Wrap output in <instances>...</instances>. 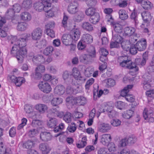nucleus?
Wrapping results in <instances>:
<instances>
[{
	"label": "nucleus",
	"instance_id": "6",
	"mask_svg": "<svg viewBox=\"0 0 154 154\" xmlns=\"http://www.w3.org/2000/svg\"><path fill=\"white\" fill-rule=\"evenodd\" d=\"M61 40L63 44L66 46L73 45L75 43L69 34H64L62 36Z\"/></svg>",
	"mask_w": 154,
	"mask_h": 154
},
{
	"label": "nucleus",
	"instance_id": "30",
	"mask_svg": "<svg viewBox=\"0 0 154 154\" xmlns=\"http://www.w3.org/2000/svg\"><path fill=\"white\" fill-rule=\"evenodd\" d=\"M65 90L63 86L62 85L57 86L55 88L54 92L59 95L63 94L64 93Z\"/></svg>",
	"mask_w": 154,
	"mask_h": 154
},
{
	"label": "nucleus",
	"instance_id": "50",
	"mask_svg": "<svg viewBox=\"0 0 154 154\" xmlns=\"http://www.w3.org/2000/svg\"><path fill=\"white\" fill-rule=\"evenodd\" d=\"M41 73L37 71H35V73H33L31 75V76L35 79H39L42 77Z\"/></svg>",
	"mask_w": 154,
	"mask_h": 154
},
{
	"label": "nucleus",
	"instance_id": "48",
	"mask_svg": "<svg viewBox=\"0 0 154 154\" xmlns=\"http://www.w3.org/2000/svg\"><path fill=\"white\" fill-rule=\"evenodd\" d=\"M76 129V126L74 123H72L71 125H69L67 128V130L71 133L74 132Z\"/></svg>",
	"mask_w": 154,
	"mask_h": 154
},
{
	"label": "nucleus",
	"instance_id": "34",
	"mask_svg": "<svg viewBox=\"0 0 154 154\" xmlns=\"http://www.w3.org/2000/svg\"><path fill=\"white\" fill-rule=\"evenodd\" d=\"M35 145L34 142L31 140H28L27 142L23 143V147L26 149L32 148Z\"/></svg>",
	"mask_w": 154,
	"mask_h": 154
},
{
	"label": "nucleus",
	"instance_id": "5",
	"mask_svg": "<svg viewBox=\"0 0 154 154\" xmlns=\"http://www.w3.org/2000/svg\"><path fill=\"white\" fill-rule=\"evenodd\" d=\"M30 37V34L24 33L21 35V37L18 40L14 41L18 46L19 48H25L27 41Z\"/></svg>",
	"mask_w": 154,
	"mask_h": 154
},
{
	"label": "nucleus",
	"instance_id": "49",
	"mask_svg": "<svg viewBox=\"0 0 154 154\" xmlns=\"http://www.w3.org/2000/svg\"><path fill=\"white\" fill-rule=\"evenodd\" d=\"M128 144L126 137L122 139L119 142V147H124L126 146Z\"/></svg>",
	"mask_w": 154,
	"mask_h": 154
},
{
	"label": "nucleus",
	"instance_id": "52",
	"mask_svg": "<svg viewBox=\"0 0 154 154\" xmlns=\"http://www.w3.org/2000/svg\"><path fill=\"white\" fill-rule=\"evenodd\" d=\"M72 72V75L76 79L79 78L78 77L81 75L80 72L76 68H74L73 69Z\"/></svg>",
	"mask_w": 154,
	"mask_h": 154
},
{
	"label": "nucleus",
	"instance_id": "63",
	"mask_svg": "<svg viewBox=\"0 0 154 154\" xmlns=\"http://www.w3.org/2000/svg\"><path fill=\"white\" fill-rule=\"evenodd\" d=\"M94 82V79L93 78H91L89 79L86 82L85 87L86 89L88 90L90 86Z\"/></svg>",
	"mask_w": 154,
	"mask_h": 154
},
{
	"label": "nucleus",
	"instance_id": "59",
	"mask_svg": "<svg viewBox=\"0 0 154 154\" xmlns=\"http://www.w3.org/2000/svg\"><path fill=\"white\" fill-rule=\"evenodd\" d=\"M15 12L13 10L9 9L7 12L6 16L7 18L8 19H10L14 17Z\"/></svg>",
	"mask_w": 154,
	"mask_h": 154
},
{
	"label": "nucleus",
	"instance_id": "44",
	"mask_svg": "<svg viewBox=\"0 0 154 154\" xmlns=\"http://www.w3.org/2000/svg\"><path fill=\"white\" fill-rule=\"evenodd\" d=\"M130 17L131 19L133 20L136 24L138 23V21L137 20V13L135 12L134 10L131 12Z\"/></svg>",
	"mask_w": 154,
	"mask_h": 154
},
{
	"label": "nucleus",
	"instance_id": "26",
	"mask_svg": "<svg viewBox=\"0 0 154 154\" xmlns=\"http://www.w3.org/2000/svg\"><path fill=\"white\" fill-rule=\"evenodd\" d=\"M21 19L24 21H29L31 18L30 14L27 12H24L22 13L20 15Z\"/></svg>",
	"mask_w": 154,
	"mask_h": 154
},
{
	"label": "nucleus",
	"instance_id": "14",
	"mask_svg": "<svg viewBox=\"0 0 154 154\" xmlns=\"http://www.w3.org/2000/svg\"><path fill=\"white\" fill-rule=\"evenodd\" d=\"M141 14L142 19L145 23H148L151 21L152 16L149 11H143L141 13Z\"/></svg>",
	"mask_w": 154,
	"mask_h": 154
},
{
	"label": "nucleus",
	"instance_id": "39",
	"mask_svg": "<svg viewBox=\"0 0 154 154\" xmlns=\"http://www.w3.org/2000/svg\"><path fill=\"white\" fill-rule=\"evenodd\" d=\"M115 31L117 33H120L122 32V26L119 23H116L113 25Z\"/></svg>",
	"mask_w": 154,
	"mask_h": 154
},
{
	"label": "nucleus",
	"instance_id": "55",
	"mask_svg": "<svg viewBox=\"0 0 154 154\" xmlns=\"http://www.w3.org/2000/svg\"><path fill=\"white\" fill-rule=\"evenodd\" d=\"M33 110V107L32 106L28 104H26L25 105L24 107V110L26 113H30Z\"/></svg>",
	"mask_w": 154,
	"mask_h": 154
},
{
	"label": "nucleus",
	"instance_id": "4",
	"mask_svg": "<svg viewBox=\"0 0 154 154\" xmlns=\"http://www.w3.org/2000/svg\"><path fill=\"white\" fill-rule=\"evenodd\" d=\"M89 54L81 55L79 57L80 61L84 63L87 64L91 58L96 57V51L94 48L92 47L91 50L88 51Z\"/></svg>",
	"mask_w": 154,
	"mask_h": 154
},
{
	"label": "nucleus",
	"instance_id": "51",
	"mask_svg": "<svg viewBox=\"0 0 154 154\" xmlns=\"http://www.w3.org/2000/svg\"><path fill=\"white\" fill-rule=\"evenodd\" d=\"M58 106H57L56 108L53 107L50 109L49 110V112L51 113L54 115H56L57 116H58L59 114V111L58 109Z\"/></svg>",
	"mask_w": 154,
	"mask_h": 154
},
{
	"label": "nucleus",
	"instance_id": "64",
	"mask_svg": "<svg viewBox=\"0 0 154 154\" xmlns=\"http://www.w3.org/2000/svg\"><path fill=\"white\" fill-rule=\"evenodd\" d=\"M108 149L106 148H101L97 150L98 154H107Z\"/></svg>",
	"mask_w": 154,
	"mask_h": 154
},
{
	"label": "nucleus",
	"instance_id": "10",
	"mask_svg": "<svg viewBox=\"0 0 154 154\" xmlns=\"http://www.w3.org/2000/svg\"><path fill=\"white\" fill-rule=\"evenodd\" d=\"M40 139L43 141L47 142L51 140L52 138V136L50 132H42L40 134Z\"/></svg>",
	"mask_w": 154,
	"mask_h": 154
},
{
	"label": "nucleus",
	"instance_id": "61",
	"mask_svg": "<svg viewBox=\"0 0 154 154\" xmlns=\"http://www.w3.org/2000/svg\"><path fill=\"white\" fill-rule=\"evenodd\" d=\"M108 149L110 152H112L116 150L115 144L112 142L109 143L107 145Z\"/></svg>",
	"mask_w": 154,
	"mask_h": 154
},
{
	"label": "nucleus",
	"instance_id": "13",
	"mask_svg": "<svg viewBox=\"0 0 154 154\" xmlns=\"http://www.w3.org/2000/svg\"><path fill=\"white\" fill-rule=\"evenodd\" d=\"M39 149L43 154H48L51 149L48 144L45 143H40L39 145Z\"/></svg>",
	"mask_w": 154,
	"mask_h": 154
},
{
	"label": "nucleus",
	"instance_id": "36",
	"mask_svg": "<svg viewBox=\"0 0 154 154\" xmlns=\"http://www.w3.org/2000/svg\"><path fill=\"white\" fill-rule=\"evenodd\" d=\"M54 48L52 46H48L43 51L44 54L46 55L50 56L52 54Z\"/></svg>",
	"mask_w": 154,
	"mask_h": 154
},
{
	"label": "nucleus",
	"instance_id": "15",
	"mask_svg": "<svg viewBox=\"0 0 154 154\" xmlns=\"http://www.w3.org/2000/svg\"><path fill=\"white\" fill-rule=\"evenodd\" d=\"M111 140V136L109 134H105L102 135L100 142L104 145L106 146Z\"/></svg>",
	"mask_w": 154,
	"mask_h": 154
},
{
	"label": "nucleus",
	"instance_id": "17",
	"mask_svg": "<svg viewBox=\"0 0 154 154\" xmlns=\"http://www.w3.org/2000/svg\"><path fill=\"white\" fill-rule=\"evenodd\" d=\"M153 109L152 107L145 108L143 112V116L144 119H146L148 116H152Z\"/></svg>",
	"mask_w": 154,
	"mask_h": 154
},
{
	"label": "nucleus",
	"instance_id": "8",
	"mask_svg": "<svg viewBox=\"0 0 154 154\" xmlns=\"http://www.w3.org/2000/svg\"><path fill=\"white\" fill-rule=\"evenodd\" d=\"M42 31L40 28L35 29L32 33V39L36 40L39 39L42 36Z\"/></svg>",
	"mask_w": 154,
	"mask_h": 154
},
{
	"label": "nucleus",
	"instance_id": "9",
	"mask_svg": "<svg viewBox=\"0 0 154 154\" xmlns=\"http://www.w3.org/2000/svg\"><path fill=\"white\" fill-rule=\"evenodd\" d=\"M58 10V8L53 7H51V6H45L44 8V11L46 12V15L49 17H51L54 15V13Z\"/></svg>",
	"mask_w": 154,
	"mask_h": 154
},
{
	"label": "nucleus",
	"instance_id": "31",
	"mask_svg": "<svg viewBox=\"0 0 154 154\" xmlns=\"http://www.w3.org/2000/svg\"><path fill=\"white\" fill-rule=\"evenodd\" d=\"M27 27V24L24 22L18 23L17 26V29L19 31H23L26 30Z\"/></svg>",
	"mask_w": 154,
	"mask_h": 154
},
{
	"label": "nucleus",
	"instance_id": "46",
	"mask_svg": "<svg viewBox=\"0 0 154 154\" xmlns=\"http://www.w3.org/2000/svg\"><path fill=\"white\" fill-rule=\"evenodd\" d=\"M134 113V111L131 109L127 110L126 113L123 115L124 118L126 119H129L133 116Z\"/></svg>",
	"mask_w": 154,
	"mask_h": 154
},
{
	"label": "nucleus",
	"instance_id": "47",
	"mask_svg": "<svg viewBox=\"0 0 154 154\" xmlns=\"http://www.w3.org/2000/svg\"><path fill=\"white\" fill-rule=\"evenodd\" d=\"M105 82L109 87H113L115 85V80L111 79H106Z\"/></svg>",
	"mask_w": 154,
	"mask_h": 154
},
{
	"label": "nucleus",
	"instance_id": "37",
	"mask_svg": "<svg viewBox=\"0 0 154 154\" xmlns=\"http://www.w3.org/2000/svg\"><path fill=\"white\" fill-rule=\"evenodd\" d=\"M112 40L114 41H116L120 43L122 41V38L118 34L116 33L114 34L113 33Z\"/></svg>",
	"mask_w": 154,
	"mask_h": 154
},
{
	"label": "nucleus",
	"instance_id": "32",
	"mask_svg": "<svg viewBox=\"0 0 154 154\" xmlns=\"http://www.w3.org/2000/svg\"><path fill=\"white\" fill-rule=\"evenodd\" d=\"M42 122L38 120H33L32 122V125L35 129L38 130L39 128H40L42 125Z\"/></svg>",
	"mask_w": 154,
	"mask_h": 154
},
{
	"label": "nucleus",
	"instance_id": "24",
	"mask_svg": "<svg viewBox=\"0 0 154 154\" xmlns=\"http://www.w3.org/2000/svg\"><path fill=\"white\" fill-rule=\"evenodd\" d=\"M111 127L108 124L103 123L100 124L99 128V130L102 132H106L109 130Z\"/></svg>",
	"mask_w": 154,
	"mask_h": 154
},
{
	"label": "nucleus",
	"instance_id": "38",
	"mask_svg": "<svg viewBox=\"0 0 154 154\" xmlns=\"http://www.w3.org/2000/svg\"><path fill=\"white\" fill-rule=\"evenodd\" d=\"M64 120L67 123H69L71 122L72 117L71 113L69 112H66L63 117Z\"/></svg>",
	"mask_w": 154,
	"mask_h": 154
},
{
	"label": "nucleus",
	"instance_id": "7",
	"mask_svg": "<svg viewBox=\"0 0 154 154\" xmlns=\"http://www.w3.org/2000/svg\"><path fill=\"white\" fill-rule=\"evenodd\" d=\"M39 88L44 93H49L51 91V88L49 84L46 82H41L39 85Z\"/></svg>",
	"mask_w": 154,
	"mask_h": 154
},
{
	"label": "nucleus",
	"instance_id": "12",
	"mask_svg": "<svg viewBox=\"0 0 154 154\" xmlns=\"http://www.w3.org/2000/svg\"><path fill=\"white\" fill-rule=\"evenodd\" d=\"M81 34V32L79 29H75L71 32V37L75 43L79 38Z\"/></svg>",
	"mask_w": 154,
	"mask_h": 154
},
{
	"label": "nucleus",
	"instance_id": "3",
	"mask_svg": "<svg viewBox=\"0 0 154 154\" xmlns=\"http://www.w3.org/2000/svg\"><path fill=\"white\" fill-rule=\"evenodd\" d=\"M92 41L93 37L91 35L88 33L84 34L78 44V48L79 50H82L85 48L86 44H90Z\"/></svg>",
	"mask_w": 154,
	"mask_h": 154
},
{
	"label": "nucleus",
	"instance_id": "11",
	"mask_svg": "<svg viewBox=\"0 0 154 154\" xmlns=\"http://www.w3.org/2000/svg\"><path fill=\"white\" fill-rule=\"evenodd\" d=\"M136 47L139 51L145 50L146 47V39L138 41L135 44Z\"/></svg>",
	"mask_w": 154,
	"mask_h": 154
},
{
	"label": "nucleus",
	"instance_id": "43",
	"mask_svg": "<svg viewBox=\"0 0 154 154\" xmlns=\"http://www.w3.org/2000/svg\"><path fill=\"white\" fill-rule=\"evenodd\" d=\"M86 14L88 16H91L96 13L95 12V9L94 8L91 7L86 9L85 11Z\"/></svg>",
	"mask_w": 154,
	"mask_h": 154
},
{
	"label": "nucleus",
	"instance_id": "1",
	"mask_svg": "<svg viewBox=\"0 0 154 154\" xmlns=\"http://www.w3.org/2000/svg\"><path fill=\"white\" fill-rule=\"evenodd\" d=\"M11 43L14 44L11 51V53L13 56H16V57L20 63H22L24 57L27 54V50L26 48H19L18 46L13 41Z\"/></svg>",
	"mask_w": 154,
	"mask_h": 154
},
{
	"label": "nucleus",
	"instance_id": "60",
	"mask_svg": "<svg viewBox=\"0 0 154 154\" xmlns=\"http://www.w3.org/2000/svg\"><path fill=\"white\" fill-rule=\"evenodd\" d=\"M130 52L132 54H135L137 53V49L136 47V45H132L129 49Z\"/></svg>",
	"mask_w": 154,
	"mask_h": 154
},
{
	"label": "nucleus",
	"instance_id": "25",
	"mask_svg": "<svg viewBox=\"0 0 154 154\" xmlns=\"http://www.w3.org/2000/svg\"><path fill=\"white\" fill-rule=\"evenodd\" d=\"M133 85H128L126 87L124 88L122 90L121 92L120 95L121 96L125 97L128 95V93L129 91V90L131 89L133 87Z\"/></svg>",
	"mask_w": 154,
	"mask_h": 154
},
{
	"label": "nucleus",
	"instance_id": "56",
	"mask_svg": "<svg viewBox=\"0 0 154 154\" xmlns=\"http://www.w3.org/2000/svg\"><path fill=\"white\" fill-rule=\"evenodd\" d=\"M111 123L112 125L115 127H117L121 124V121L118 119H113L111 121Z\"/></svg>",
	"mask_w": 154,
	"mask_h": 154
},
{
	"label": "nucleus",
	"instance_id": "45",
	"mask_svg": "<svg viewBox=\"0 0 154 154\" xmlns=\"http://www.w3.org/2000/svg\"><path fill=\"white\" fill-rule=\"evenodd\" d=\"M103 94V91L102 90H100L99 92L98 90H94L93 91V96L94 99H96L97 97H100Z\"/></svg>",
	"mask_w": 154,
	"mask_h": 154
},
{
	"label": "nucleus",
	"instance_id": "28",
	"mask_svg": "<svg viewBox=\"0 0 154 154\" xmlns=\"http://www.w3.org/2000/svg\"><path fill=\"white\" fill-rule=\"evenodd\" d=\"M84 17V15L83 12L79 11L75 16L74 19L75 21L79 22L82 20Z\"/></svg>",
	"mask_w": 154,
	"mask_h": 154
},
{
	"label": "nucleus",
	"instance_id": "23",
	"mask_svg": "<svg viewBox=\"0 0 154 154\" xmlns=\"http://www.w3.org/2000/svg\"><path fill=\"white\" fill-rule=\"evenodd\" d=\"M35 108L39 112L42 113H44L48 109L47 105L43 104H38L36 105Z\"/></svg>",
	"mask_w": 154,
	"mask_h": 154
},
{
	"label": "nucleus",
	"instance_id": "54",
	"mask_svg": "<svg viewBox=\"0 0 154 154\" xmlns=\"http://www.w3.org/2000/svg\"><path fill=\"white\" fill-rule=\"evenodd\" d=\"M137 34H135V35H132L130 37L129 42V43L131 44H133L135 43V42L137 40Z\"/></svg>",
	"mask_w": 154,
	"mask_h": 154
},
{
	"label": "nucleus",
	"instance_id": "33",
	"mask_svg": "<svg viewBox=\"0 0 154 154\" xmlns=\"http://www.w3.org/2000/svg\"><path fill=\"white\" fill-rule=\"evenodd\" d=\"M119 18L122 20L127 19L128 16L126 11L124 10H120L119 11Z\"/></svg>",
	"mask_w": 154,
	"mask_h": 154
},
{
	"label": "nucleus",
	"instance_id": "40",
	"mask_svg": "<svg viewBox=\"0 0 154 154\" xmlns=\"http://www.w3.org/2000/svg\"><path fill=\"white\" fill-rule=\"evenodd\" d=\"M0 154H12V152L10 149H6L2 146L0 147Z\"/></svg>",
	"mask_w": 154,
	"mask_h": 154
},
{
	"label": "nucleus",
	"instance_id": "58",
	"mask_svg": "<svg viewBox=\"0 0 154 154\" xmlns=\"http://www.w3.org/2000/svg\"><path fill=\"white\" fill-rule=\"evenodd\" d=\"M21 7L18 4H15L13 5V10L15 12L18 13L20 11Z\"/></svg>",
	"mask_w": 154,
	"mask_h": 154
},
{
	"label": "nucleus",
	"instance_id": "57",
	"mask_svg": "<svg viewBox=\"0 0 154 154\" xmlns=\"http://www.w3.org/2000/svg\"><path fill=\"white\" fill-rule=\"evenodd\" d=\"M125 103L121 101H118L115 104V106L118 109L122 110L125 106Z\"/></svg>",
	"mask_w": 154,
	"mask_h": 154
},
{
	"label": "nucleus",
	"instance_id": "18",
	"mask_svg": "<svg viewBox=\"0 0 154 154\" xmlns=\"http://www.w3.org/2000/svg\"><path fill=\"white\" fill-rule=\"evenodd\" d=\"M32 6V2L31 0H23L22 3V7L25 10H28Z\"/></svg>",
	"mask_w": 154,
	"mask_h": 154
},
{
	"label": "nucleus",
	"instance_id": "16",
	"mask_svg": "<svg viewBox=\"0 0 154 154\" xmlns=\"http://www.w3.org/2000/svg\"><path fill=\"white\" fill-rule=\"evenodd\" d=\"M135 30L134 28L131 27H126L124 29V35L130 36L135 35Z\"/></svg>",
	"mask_w": 154,
	"mask_h": 154
},
{
	"label": "nucleus",
	"instance_id": "35",
	"mask_svg": "<svg viewBox=\"0 0 154 154\" xmlns=\"http://www.w3.org/2000/svg\"><path fill=\"white\" fill-rule=\"evenodd\" d=\"M76 100V103L79 105H84L86 102V98L82 96L77 97Z\"/></svg>",
	"mask_w": 154,
	"mask_h": 154
},
{
	"label": "nucleus",
	"instance_id": "27",
	"mask_svg": "<svg viewBox=\"0 0 154 154\" xmlns=\"http://www.w3.org/2000/svg\"><path fill=\"white\" fill-rule=\"evenodd\" d=\"M82 27L84 29L88 31H91L93 30L92 25L88 22L83 23L82 24Z\"/></svg>",
	"mask_w": 154,
	"mask_h": 154
},
{
	"label": "nucleus",
	"instance_id": "2",
	"mask_svg": "<svg viewBox=\"0 0 154 154\" xmlns=\"http://www.w3.org/2000/svg\"><path fill=\"white\" fill-rule=\"evenodd\" d=\"M118 61L119 63V65L123 67H125L126 68L130 69H133L136 68V66L132 62L128 57L127 56H122L119 57L118 60Z\"/></svg>",
	"mask_w": 154,
	"mask_h": 154
},
{
	"label": "nucleus",
	"instance_id": "42",
	"mask_svg": "<svg viewBox=\"0 0 154 154\" xmlns=\"http://www.w3.org/2000/svg\"><path fill=\"white\" fill-rule=\"evenodd\" d=\"M126 138L128 144L131 145L134 143L137 140L136 138L133 135H131Z\"/></svg>",
	"mask_w": 154,
	"mask_h": 154
},
{
	"label": "nucleus",
	"instance_id": "21",
	"mask_svg": "<svg viewBox=\"0 0 154 154\" xmlns=\"http://www.w3.org/2000/svg\"><path fill=\"white\" fill-rule=\"evenodd\" d=\"M45 6L43 3L42 2H35L34 4V7L36 10L38 11H41L43 10L44 11V8Z\"/></svg>",
	"mask_w": 154,
	"mask_h": 154
},
{
	"label": "nucleus",
	"instance_id": "41",
	"mask_svg": "<svg viewBox=\"0 0 154 154\" xmlns=\"http://www.w3.org/2000/svg\"><path fill=\"white\" fill-rule=\"evenodd\" d=\"M38 133V130L35 128L29 130L27 133L28 135L30 137H32L35 136Z\"/></svg>",
	"mask_w": 154,
	"mask_h": 154
},
{
	"label": "nucleus",
	"instance_id": "53",
	"mask_svg": "<svg viewBox=\"0 0 154 154\" xmlns=\"http://www.w3.org/2000/svg\"><path fill=\"white\" fill-rule=\"evenodd\" d=\"M129 43V41H122L120 43L122 48L124 49L127 50L129 48L130 45Z\"/></svg>",
	"mask_w": 154,
	"mask_h": 154
},
{
	"label": "nucleus",
	"instance_id": "22",
	"mask_svg": "<svg viewBox=\"0 0 154 154\" xmlns=\"http://www.w3.org/2000/svg\"><path fill=\"white\" fill-rule=\"evenodd\" d=\"M58 124V121L55 118H50L48 121L47 125L48 127L51 128H53L56 127Z\"/></svg>",
	"mask_w": 154,
	"mask_h": 154
},
{
	"label": "nucleus",
	"instance_id": "20",
	"mask_svg": "<svg viewBox=\"0 0 154 154\" xmlns=\"http://www.w3.org/2000/svg\"><path fill=\"white\" fill-rule=\"evenodd\" d=\"M100 19L99 14L97 12L90 17L89 20L91 23L93 24H96L98 22Z\"/></svg>",
	"mask_w": 154,
	"mask_h": 154
},
{
	"label": "nucleus",
	"instance_id": "29",
	"mask_svg": "<svg viewBox=\"0 0 154 154\" xmlns=\"http://www.w3.org/2000/svg\"><path fill=\"white\" fill-rule=\"evenodd\" d=\"M62 99L60 97H56L54 98L51 101V105L54 106H58V105L62 103Z\"/></svg>",
	"mask_w": 154,
	"mask_h": 154
},
{
	"label": "nucleus",
	"instance_id": "19",
	"mask_svg": "<svg viewBox=\"0 0 154 154\" xmlns=\"http://www.w3.org/2000/svg\"><path fill=\"white\" fill-rule=\"evenodd\" d=\"M140 3L143 8L146 10L151 9L153 7L152 4L148 0H144Z\"/></svg>",
	"mask_w": 154,
	"mask_h": 154
},
{
	"label": "nucleus",
	"instance_id": "62",
	"mask_svg": "<svg viewBox=\"0 0 154 154\" xmlns=\"http://www.w3.org/2000/svg\"><path fill=\"white\" fill-rule=\"evenodd\" d=\"M45 68L44 66L42 65H37V67L35 68V71H38L41 73H43L45 72Z\"/></svg>",
	"mask_w": 154,
	"mask_h": 154
}]
</instances>
